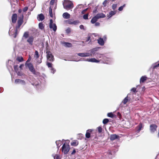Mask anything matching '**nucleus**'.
<instances>
[{
  "instance_id": "1",
  "label": "nucleus",
  "mask_w": 159,
  "mask_h": 159,
  "mask_svg": "<svg viewBox=\"0 0 159 159\" xmlns=\"http://www.w3.org/2000/svg\"><path fill=\"white\" fill-rule=\"evenodd\" d=\"M69 141L68 140H66L65 142L63 144L62 148V152L64 154H66L69 152L70 149L69 145Z\"/></svg>"
},
{
  "instance_id": "2",
  "label": "nucleus",
  "mask_w": 159,
  "mask_h": 159,
  "mask_svg": "<svg viewBox=\"0 0 159 159\" xmlns=\"http://www.w3.org/2000/svg\"><path fill=\"white\" fill-rule=\"evenodd\" d=\"M63 4L64 8L67 10L72 9L74 6L73 2L69 0H65Z\"/></svg>"
},
{
  "instance_id": "3",
  "label": "nucleus",
  "mask_w": 159,
  "mask_h": 159,
  "mask_svg": "<svg viewBox=\"0 0 159 159\" xmlns=\"http://www.w3.org/2000/svg\"><path fill=\"white\" fill-rule=\"evenodd\" d=\"M27 66L29 68L31 72L34 74L36 75H39V73L38 72H36L34 68L33 65L31 63H29L28 64L26 63Z\"/></svg>"
},
{
  "instance_id": "4",
  "label": "nucleus",
  "mask_w": 159,
  "mask_h": 159,
  "mask_svg": "<svg viewBox=\"0 0 159 159\" xmlns=\"http://www.w3.org/2000/svg\"><path fill=\"white\" fill-rule=\"evenodd\" d=\"M46 53L47 60L51 61H53L54 58L53 55L51 52L49 51H47Z\"/></svg>"
},
{
  "instance_id": "5",
  "label": "nucleus",
  "mask_w": 159,
  "mask_h": 159,
  "mask_svg": "<svg viewBox=\"0 0 159 159\" xmlns=\"http://www.w3.org/2000/svg\"><path fill=\"white\" fill-rule=\"evenodd\" d=\"M49 27L51 29H52L55 32L57 29V27L56 25L53 23V20L52 19L50 20Z\"/></svg>"
},
{
  "instance_id": "6",
  "label": "nucleus",
  "mask_w": 159,
  "mask_h": 159,
  "mask_svg": "<svg viewBox=\"0 0 159 159\" xmlns=\"http://www.w3.org/2000/svg\"><path fill=\"white\" fill-rule=\"evenodd\" d=\"M78 55L80 57H82L91 56V54H90V53L88 52L79 53L78 54Z\"/></svg>"
},
{
  "instance_id": "7",
  "label": "nucleus",
  "mask_w": 159,
  "mask_h": 159,
  "mask_svg": "<svg viewBox=\"0 0 159 159\" xmlns=\"http://www.w3.org/2000/svg\"><path fill=\"white\" fill-rule=\"evenodd\" d=\"M157 126L155 124H152L150 126V130L151 133H154L156 131Z\"/></svg>"
},
{
  "instance_id": "8",
  "label": "nucleus",
  "mask_w": 159,
  "mask_h": 159,
  "mask_svg": "<svg viewBox=\"0 0 159 159\" xmlns=\"http://www.w3.org/2000/svg\"><path fill=\"white\" fill-rule=\"evenodd\" d=\"M68 22L69 24L76 25L80 23V21L78 20L72 21L71 20H69Z\"/></svg>"
},
{
  "instance_id": "9",
  "label": "nucleus",
  "mask_w": 159,
  "mask_h": 159,
  "mask_svg": "<svg viewBox=\"0 0 159 159\" xmlns=\"http://www.w3.org/2000/svg\"><path fill=\"white\" fill-rule=\"evenodd\" d=\"M23 16L22 15L21 17H19L18 21V26L16 27V28H19L23 23Z\"/></svg>"
},
{
  "instance_id": "10",
  "label": "nucleus",
  "mask_w": 159,
  "mask_h": 159,
  "mask_svg": "<svg viewBox=\"0 0 159 159\" xmlns=\"http://www.w3.org/2000/svg\"><path fill=\"white\" fill-rule=\"evenodd\" d=\"M34 39V38L33 36H30L27 39V42L29 43L30 44L32 45L33 43Z\"/></svg>"
},
{
  "instance_id": "11",
  "label": "nucleus",
  "mask_w": 159,
  "mask_h": 159,
  "mask_svg": "<svg viewBox=\"0 0 159 159\" xmlns=\"http://www.w3.org/2000/svg\"><path fill=\"white\" fill-rule=\"evenodd\" d=\"M85 61H88L89 62H96L98 63L99 62V60H97L96 59L94 58H91V59H87L85 60Z\"/></svg>"
},
{
  "instance_id": "12",
  "label": "nucleus",
  "mask_w": 159,
  "mask_h": 159,
  "mask_svg": "<svg viewBox=\"0 0 159 159\" xmlns=\"http://www.w3.org/2000/svg\"><path fill=\"white\" fill-rule=\"evenodd\" d=\"M15 82L16 84H20L23 85H24L25 84V82L24 80L20 79H16L15 81Z\"/></svg>"
},
{
  "instance_id": "13",
  "label": "nucleus",
  "mask_w": 159,
  "mask_h": 159,
  "mask_svg": "<svg viewBox=\"0 0 159 159\" xmlns=\"http://www.w3.org/2000/svg\"><path fill=\"white\" fill-rule=\"evenodd\" d=\"M93 130L91 129H89L86 131L85 136L87 138H89L90 137V133L92 132Z\"/></svg>"
},
{
  "instance_id": "14",
  "label": "nucleus",
  "mask_w": 159,
  "mask_h": 159,
  "mask_svg": "<svg viewBox=\"0 0 159 159\" xmlns=\"http://www.w3.org/2000/svg\"><path fill=\"white\" fill-rule=\"evenodd\" d=\"M37 18L39 21H42L44 19V16L42 14H40L38 15Z\"/></svg>"
},
{
  "instance_id": "15",
  "label": "nucleus",
  "mask_w": 159,
  "mask_h": 159,
  "mask_svg": "<svg viewBox=\"0 0 159 159\" xmlns=\"http://www.w3.org/2000/svg\"><path fill=\"white\" fill-rule=\"evenodd\" d=\"M95 16L98 19L101 18H104L106 17L105 15L102 13H98Z\"/></svg>"
},
{
  "instance_id": "16",
  "label": "nucleus",
  "mask_w": 159,
  "mask_h": 159,
  "mask_svg": "<svg viewBox=\"0 0 159 159\" xmlns=\"http://www.w3.org/2000/svg\"><path fill=\"white\" fill-rule=\"evenodd\" d=\"M116 13V11H110L108 14L107 15V16L108 17V18L111 17L112 16L114 15Z\"/></svg>"
},
{
  "instance_id": "17",
  "label": "nucleus",
  "mask_w": 159,
  "mask_h": 159,
  "mask_svg": "<svg viewBox=\"0 0 159 159\" xmlns=\"http://www.w3.org/2000/svg\"><path fill=\"white\" fill-rule=\"evenodd\" d=\"M63 17L65 19H68L70 17V15L67 12H65L62 15Z\"/></svg>"
},
{
  "instance_id": "18",
  "label": "nucleus",
  "mask_w": 159,
  "mask_h": 159,
  "mask_svg": "<svg viewBox=\"0 0 159 159\" xmlns=\"http://www.w3.org/2000/svg\"><path fill=\"white\" fill-rule=\"evenodd\" d=\"M17 18L16 14H14L12 16V21L13 23H15Z\"/></svg>"
},
{
  "instance_id": "19",
  "label": "nucleus",
  "mask_w": 159,
  "mask_h": 159,
  "mask_svg": "<svg viewBox=\"0 0 159 159\" xmlns=\"http://www.w3.org/2000/svg\"><path fill=\"white\" fill-rule=\"evenodd\" d=\"M119 136L116 134H111L110 136V139L111 140H114L117 139Z\"/></svg>"
},
{
  "instance_id": "20",
  "label": "nucleus",
  "mask_w": 159,
  "mask_h": 159,
  "mask_svg": "<svg viewBox=\"0 0 159 159\" xmlns=\"http://www.w3.org/2000/svg\"><path fill=\"white\" fill-rule=\"evenodd\" d=\"M98 48H94L91 49L90 50V54H91V56L93 55H94L95 53V52L98 50Z\"/></svg>"
},
{
  "instance_id": "21",
  "label": "nucleus",
  "mask_w": 159,
  "mask_h": 159,
  "mask_svg": "<svg viewBox=\"0 0 159 159\" xmlns=\"http://www.w3.org/2000/svg\"><path fill=\"white\" fill-rule=\"evenodd\" d=\"M98 43L100 45L102 46L104 44V42L103 39L101 38H100L98 40Z\"/></svg>"
},
{
  "instance_id": "22",
  "label": "nucleus",
  "mask_w": 159,
  "mask_h": 159,
  "mask_svg": "<svg viewBox=\"0 0 159 159\" xmlns=\"http://www.w3.org/2000/svg\"><path fill=\"white\" fill-rule=\"evenodd\" d=\"M56 143L57 146V147L58 148V149L60 146L62 144V141L61 140L57 141L56 142Z\"/></svg>"
},
{
  "instance_id": "23",
  "label": "nucleus",
  "mask_w": 159,
  "mask_h": 159,
  "mask_svg": "<svg viewBox=\"0 0 159 159\" xmlns=\"http://www.w3.org/2000/svg\"><path fill=\"white\" fill-rule=\"evenodd\" d=\"M98 19L95 16L93 17L91 20V22L92 24L95 23L96 21L98 20Z\"/></svg>"
},
{
  "instance_id": "24",
  "label": "nucleus",
  "mask_w": 159,
  "mask_h": 159,
  "mask_svg": "<svg viewBox=\"0 0 159 159\" xmlns=\"http://www.w3.org/2000/svg\"><path fill=\"white\" fill-rule=\"evenodd\" d=\"M78 144V142L77 140H74L71 143L72 146H76Z\"/></svg>"
},
{
  "instance_id": "25",
  "label": "nucleus",
  "mask_w": 159,
  "mask_h": 159,
  "mask_svg": "<svg viewBox=\"0 0 159 159\" xmlns=\"http://www.w3.org/2000/svg\"><path fill=\"white\" fill-rule=\"evenodd\" d=\"M158 67H159V62H158L153 64L152 66V67L153 69H154Z\"/></svg>"
},
{
  "instance_id": "26",
  "label": "nucleus",
  "mask_w": 159,
  "mask_h": 159,
  "mask_svg": "<svg viewBox=\"0 0 159 159\" xmlns=\"http://www.w3.org/2000/svg\"><path fill=\"white\" fill-rule=\"evenodd\" d=\"M147 79V77L145 76H142L140 79V83H143Z\"/></svg>"
},
{
  "instance_id": "27",
  "label": "nucleus",
  "mask_w": 159,
  "mask_h": 159,
  "mask_svg": "<svg viewBox=\"0 0 159 159\" xmlns=\"http://www.w3.org/2000/svg\"><path fill=\"white\" fill-rule=\"evenodd\" d=\"M143 127V125L142 124L140 123L137 127V128L138 129L137 130L138 132H139L140 130Z\"/></svg>"
},
{
  "instance_id": "28",
  "label": "nucleus",
  "mask_w": 159,
  "mask_h": 159,
  "mask_svg": "<svg viewBox=\"0 0 159 159\" xmlns=\"http://www.w3.org/2000/svg\"><path fill=\"white\" fill-rule=\"evenodd\" d=\"M128 100H129V99H128V96L125 97L124 99L123 100L122 103H123L124 104H126Z\"/></svg>"
},
{
  "instance_id": "29",
  "label": "nucleus",
  "mask_w": 159,
  "mask_h": 159,
  "mask_svg": "<svg viewBox=\"0 0 159 159\" xmlns=\"http://www.w3.org/2000/svg\"><path fill=\"white\" fill-rule=\"evenodd\" d=\"M39 28L41 30H42L44 28V26L42 22H40L39 24Z\"/></svg>"
},
{
  "instance_id": "30",
  "label": "nucleus",
  "mask_w": 159,
  "mask_h": 159,
  "mask_svg": "<svg viewBox=\"0 0 159 159\" xmlns=\"http://www.w3.org/2000/svg\"><path fill=\"white\" fill-rule=\"evenodd\" d=\"M53 156L54 157V159H61V157L58 154H55L54 155L53 154Z\"/></svg>"
},
{
  "instance_id": "31",
  "label": "nucleus",
  "mask_w": 159,
  "mask_h": 159,
  "mask_svg": "<svg viewBox=\"0 0 159 159\" xmlns=\"http://www.w3.org/2000/svg\"><path fill=\"white\" fill-rule=\"evenodd\" d=\"M49 14L50 16L51 17H52L53 16V15H52V8H51V7L49 8Z\"/></svg>"
},
{
  "instance_id": "32",
  "label": "nucleus",
  "mask_w": 159,
  "mask_h": 159,
  "mask_svg": "<svg viewBox=\"0 0 159 159\" xmlns=\"http://www.w3.org/2000/svg\"><path fill=\"white\" fill-rule=\"evenodd\" d=\"M17 60L19 62H22L23 61V58L22 57H18L17 58Z\"/></svg>"
},
{
  "instance_id": "33",
  "label": "nucleus",
  "mask_w": 159,
  "mask_h": 159,
  "mask_svg": "<svg viewBox=\"0 0 159 159\" xmlns=\"http://www.w3.org/2000/svg\"><path fill=\"white\" fill-rule=\"evenodd\" d=\"M109 122V120L108 119H105L103 120V123L106 124Z\"/></svg>"
},
{
  "instance_id": "34",
  "label": "nucleus",
  "mask_w": 159,
  "mask_h": 159,
  "mask_svg": "<svg viewBox=\"0 0 159 159\" xmlns=\"http://www.w3.org/2000/svg\"><path fill=\"white\" fill-rule=\"evenodd\" d=\"M47 66H48V67H50L51 68H52V63H49V62H47Z\"/></svg>"
},
{
  "instance_id": "35",
  "label": "nucleus",
  "mask_w": 159,
  "mask_h": 159,
  "mask_svg": "<svg viewBox=\"0 0 159 159\" xmlns=\"http://www.w3.org/2000/svg\"><path fill=\"white\" fill-rule=\"evenodd\" d=\"M34 57L37 58L39 57V53L37 51H36L35 52V56Z\"/></svg>"
},
{
  "instance_id": "36",
  "label": "nucleus",
  "mask_w": 159,
  "mask_h": 159,
  "mask_svg": "<svg viewBox=\"0 0 159 159\" xmlns=\"http://www.w3.org/2000/svg\"><path fill=\"white\" fill-rule=\"evenodd\" d=\"M29 36V34L27 32H25L23 35V37L25 38H27Z\"/></svg>"
},
{
  "instance_id": "37",
  "label": "nucleus",
  "mask_w": 159,
  "mask_h": 159,
  "mask_svg": "<svg viewBox=\"0 0 159 159\" xmlns=\"http://www.w3.org/2000/svg\"><path fill=\"white\" fill-rule=\"evenodd\" d=\"M107 116L109 117H110L111 118H113L114 117L113 114L111 112L108 113L107 114Z\"/></svg>"
},
{
  "instance_id": "38",
  "label": "nucleus",
  "mask_w": 159,
  "mask_h": 159,
  "mask_svg": "<svg viewBox=\"0 0 159 159\" xmlns=\"http://www.w3.org/2000/svg\"><path fill=\"white\" fill-rule=\"evenodd\" d=\"M125 6V4H124L123 6L119 7L118 10L120 11H121L123 9L124 7Z\"/></svg>"
},
{
  "instance_id": "39",
  "label": "nucleus",
  "mask_w": 159,
  "mask_h": 159,
  "mask_svg": "<svg viewBox=\"0 0 159 159\" xmlns=\"http://www.w3.org/2000/svg\"><path fill=\"white\" fill-rule=\"evenodd\" d=\"M88 14L84 15L83 16V18L84 19L87 20L88 19Z\"/></svg>"
},
{
  "instance_id": "40",
  "label": "nucleus",
  "mask_w": 159,
  "mask_h": 159,
  "mask_svg": "<svg viewBox=\"0 0 159 159\" xmlns=\"http://www.w3.org/2000/svg\"><path fill=\"white\" fill-rule=\"evenodd\" d=\"M14 69L15 71L16 72L18 71V66L17 65H16L14 66Z\"/></svg>"
},
{
  "instance_id": "41",
  "label": "nucleus",
  "mask_w": 159,
  "mask_h": 159,
  "mask_svg": "<svg viewBox=\"0 0 159 159\" xmlns=\"http://www.w3.org/2000/svg\"><path fill=\"white\" fill-rule=\"evenodd\" d=\"M95 55H96V57L97 59L101 57V54L97 53Z\"/></svg>"
},
{
  "instance_id": "42",
  "label": "nucleus",
  "mask_w": 159,
  "mask_h": 159,
  "mask_svg": "<svg viewBox=\"0 0 159 159\" xmlns=\"http://www.w3.org/2000/svg\"><path fill=\"white\" fill-rule=\"evenodd\" d=\"M65 45L68 47H70L71 46V44L69 43H66Z\"/></svg>"
},
{
  "instance_id": "43",
  "label": "nucleus",
  "mask_w": 159,
  "mask_h": 159,
  "mask_svg": "<svg viewBox=\"0 0 159 159\" xmlns=\"http://www.w3.org/2000/svg\"><path fill=\"white\" fill-rule=\"evenodd\" d=\"M116 7H117L116 4H113L112 6V9L114 10H115L116 9Z\"/></svg>"
},
{
  "instance_id": "44",
  "label": "nucleus",
  "mask_w": 159,
  "mask_h": 159,
  "mask_svg": "<svg viewBox=\"0 0 159 159\" xmlns=\"http://www.w3.org/2000/svg\"><path fill=\"white\" fill-rule=\"evenodd\" d=\"M98 131L99 133H101L102 132V129L101 127L99 126L98 128Z\"/></svg>"
},
{
  "instance_id": "45",
  "label": "nucleus",
  "mask_w": 159,
  "mask_h": 159,
  "mask_svg": "<svg viewBox=\"0 0 159 159\" xmlns=\"http://www.w3.org/2000/svg\"><path fill=\"white\" fill-rule=\"evenodd\" d=\"M56 0H51L50 2V4L51 5H53L55 2Z\"/></svg>"
},
{
  "instance_id": "46",
  "label": "nucleus",
  "mask_w": 159,
  "mask_h": 159,
  "mask_svg": "<svg viewBox=\"0 0 159 159\" xmlns=\"http://www.w3.org/2000/svg\"><path fill=\"white\" fill-rule=\"evenodd\" d=\"M136 89L135 88H133L131 89V91L135 93L136 91Z\"/></svg>"
},
{
  "instance_id": "47",
  "label": "nucleus",
  "mask_w": 159,
  "mask_h": 159,
  "mask_svg": "<svg viewBox=\"0 0 159 159\" xmlns=\"http://www.w3.org/2000/svg\"><path fill=\"white\" fill-rule=\"evenodd\" d=\"M28 9V7H25L23 9V11L24 12L26 11Z\"/></svg>"
},
{
  "instance_id": "48",
  "label": "nucleus",
  "mask_w": 159,
  "mask_h": 159,
  "mask_svg": "<svg viewBox=\"0 0 159 159\" xmlns=\"http://www.w3.org/2000/svg\"><path fill=\"white\" fill-rule=\"evenodd\" d=\"M66 33H69L70 32V29L69 28L67 29V30H66Z\"/></svg>"
},
{
  "instance_id": "49",
  "label": "nucleus",
  "mask_w": 159,
  "mask_h": 159,
  "mask_svg": "<svg viewBox=\"0 0 159 159\" xmlns=\"http://www.w3.org/2000/svg\"><path fill=\"white\" fill-rule=\"evenodd\" d=\"M51 72L52 73H54L55 71V70L53 68H51Z\"/></svg>"
},
{
  "instance_id": "50",
  "label": "nucleus",
  "mask_w": 159,
  "mask_h": 159,
  "mask_svg": "<svg viewBox=\"0 0 159 159\" xmlns=\"http://www.w3.org/2000/svg\"><path fill=\"white\" fill-rule=\"evenodd\" d=\"M107 3V0H105L103 2V5L104 6H106V3Z\"/></svg>"
},
{
  "instance_id": "51",
  "label": "nucleus",
  "mask_w": 159,
  "mask_h": 159,
  "mask_svg": "<svg viewBox=\"0 0 159 159\" xmlns=\"http://www.w3.org/2000/svg\"><path fill=\"white\" fill-rule=\"evenodd\" d=\"M80 28L81 29H83V30H84V26H83V25H80Z\"/></svg>"
},
{
  "instance_id": "52",
  "label": "nucleus",
  "mask_w": 159,
  "mask_h": 159,
  "mask_svg": "<svg viewBox=\"0 0 159 159\" xmlns=\"http://www.w3.org/2000/svg\"><path fill=\"white\" fill-rule=\"evenodd\" d=\"M100 24L99 22H96L95 23V25L96 26H98Z\"/></svg>"
},
{
  "instance_id": "53",
  "label": "nucleus",
  "mask_w": 159,
  "mask_h": 159,
  "mask_svg": "<svg viewBox=\"0 0 159 159\" xmlns=\"http://www.w3.org/2000/svg\"><path fill=\"white\" fill-rule=\"evenodd\" d=\"M75 152H76V151H75V149H74L73 151H72V152L71 153V154H74L75 153Z\"/></svg>"
},
{
  "instance_id": "54",
  "label": "nucleus",
  "mask_w": 159,
  "mask_h": 159,
  "mask_svg": "<svg viewBox=\"0 0 159 159\" xmlns=\"http://www.w3.org/2000/svg\"><path fill=\"white\" fill-rule=\"evenodd\" d=\"M90 36H89L88 37L87 39V41H89L90 40Z\"/></svg>"
},
{
  "instance_id": "55",
  "label": "nucleus",
  "mask_w": 159,
  "mask_h": 159,
  "mask_svg": "<svg viewBox=\"0 0 159 159\" xmlns=\"http://www.w3.org/2000/svg\"><path fill=\"white\" fill-rule=\"evenodd\" d=\"M24 66V65H23V64H21V65L20 66H19L20 68V69H22V67Z\"/></svg>"
},
{
  "instance_id": "56",
  "label": "nucleus",
  "mask_w": 159,
  "mask_h": 159,
  "mask_svg": "<svg viewBox=\"0 0 159 159\" xmlns=\"http://www.w3.org/2000/svg\"><path fill=\"white\" fill-rule=\"evenodd\" d=\"M88 9V8H86V9H85L84 10H83L82 11V13H84V12H85V11H86Z\"/></svg>"
},
{
  "instance_id": "57",
  "label": "nucleus",
  "mask_w": 159,
  "mask_h": 159,
  "mask_svg": "<svg viewBox=\"0 0 159 159\" xmlns=\"http://www.w3.org/2000/svg\"><path fill=\"white\" fill-rule=\"evenodd\" d=\"M21 11H22V10H21V9H19V10H18V12H19V13H21Z\"/></svg>"
},
{
  "instance_id": "58",
  "label": "nucleus",
  "mask_w": 159,
  "mask_h": 159,
  "mask_svg": "<svg viewBox=\"0 0 159 159\" xmlns=\"http://www.w3.org/2000/svg\"><path fill=\"white\" fill-rule=\"evenodd\" d=\"M158 137L159 138V129L158 132V133L157 134Z\"/></svg>"
},
{
  "instance_id": "59",
  "label": "nucleus",
  "mask_w": 159,
  "mask_h": 159,
  "mask_svg": "<svg viewBox=\"0 0 159 159\" xmlns=\"http://www.w3.org/2000/svg\"><path fill=\"white\" fill-rule=\"evenodd\" d=\"M16 37V35H15L14 37L15 38Z\"/></svg>"
},
{
  "instance_id": "60",
  "label": "nucleus",
  "mask_w": 159,
  "mask_h": 159,
  "mask_svg": "<svg viewBox=\"0 0 159 159\" xmlns=\"http://www.w3.org/2000/svg\"><path fill=\"white\" fill-rule=\"evenodd\" d=\"M41 63V62H40V61H39V63Z\"/></svg>"
},
{
  "instance_id": "61",
  "label": "nucleus",
  "mask_w": 159,
  "mask_h": 159,
  "mask_svg": "<svg viewBox=\"0 0 159 159\" xmlns=\"http://www.w3.org/2000/svg\"><path fill=\"white\" fill-rule=\"evenodd\" d=\"M41 63V62H40V61H39V63Z\"/></svg>"
},
{
  "instance_id": "62",
  "label": "nucleus",
  "mask_w": 159,
  "mask_h": 159,
  "mask_svg": "<svg viewBox=\"0 0 159 159\" xmlns=\"http://www.w3.org/2000/svg\"><path fill=\"white\" fill-rule=\"evenodd\" d=\"M16 32H17V30H16Z\"/></svg>"
}]
</instances>
